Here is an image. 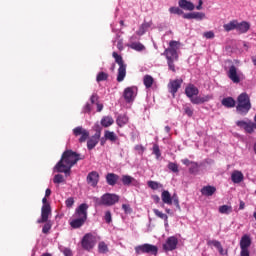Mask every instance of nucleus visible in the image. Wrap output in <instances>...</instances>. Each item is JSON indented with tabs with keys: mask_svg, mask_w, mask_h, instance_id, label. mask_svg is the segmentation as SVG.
Here are the masks:
<instances>
[{
	"mask_svg": "<svg viewBox=\"0 0 256 256\" xmlns=\"http://www.w3.org/2000/svg\"><path fill=\"white\" fill-rule=\"evenodd\" d=\"M85 156L73 151L66 150L62 153L60 161L55 165L54 169L57 173H65L66 177L71 175V168L77 165L79 161H83Z\"/></svg>",
	"mask_w": 256,
	"mask_h": 256,
	"instance_id": "1",
	"label": "nucleus"
},
{
	"mask_svg": "<svg viewBox=\"0 0 256 256\" xmlns=\"http://www.w3.org/2000/svg\"><path fill=\"white\" fill-rule=\"evenodd\" d=\"M89 209V205L87 203H82L75 210L74 219L70 222V227L72 229H81L87 221V210Z\"/></svg>",
	"mask_w": 256,
	"mask_h": 256,
	"instance_id": "2",
	"label": "nucleus"
},
{
	"mask_svg": "<svg viewBox=\"0 0 256 256\" xmlns=\"http://www.w3.org/2000/svg\"><path fill=\"white\" fill-rule=\"evenodd\" d=\"M179 42L172 40L169 43V48L164 51L166 55L169 70L175 73V61H179V54H177V46Z\"/></svg>",
	"mask_w": 256,
	"mask_h": 256,
	"instance_id": "3",
	"label": "nucleus"
},
{
	"mask_svg": "<svg viewBox=\"0 0 256 256\" xmlns=\"http://www.w3.org/2000/svg\"><path fill=\"white\" fill-rule=\"evenodd\" d=\"M236 111L239 115H247L251 111V98L246 92L241 93L237 97Z\"/></svg>",
	"mask_w": 256,
	"mask_h": 256,
	"instance_id": "4",
	"label": "nucleus"
},
{
	"mask_svg": "<svg viewBox=\"0 0 256 256\" xmlns=\"http://www.w3.org/2000/svg\"><path fill=\"white\" fill-rule=\"evenodd\" d=\"M93 201L96 207H101V205L112 207L115 203H119V195L106 193L102 195L101 198L94 197Z\"/></svg>",
	"mask_w": 256,
	"mask_h": 256,
	"instance_id": "5",
	"label": "nucleus"
},
{
	"mask_svg": "<svg viewBox=\"0 0 256 256\" xmlns=\"http://www.w3.org/2000/svg\"><path fill=\"white\" fill-rule=\"evenodd\" d=\"M112 57L115 59V63L119 66L116 81H118V83H123L125 77H127V64H125L123 56L119 55L117 52H113Z\"/></svg>",
	"mask_w": 256,
	"mask_h": 256,
	"instance_id": "6",
	"label": "nucleus"
},
{
	"mask_svg": "<svg viewBox=\"0 0 256 256\" xmlns=\"http://www.w3.org/2000/svg\"><path fill=\"white\" fill-rule=\"evenodd\" d=\"M136 255H157L159 253V248L153 244H142L135 246L134 248Z\"/></svg>",
	"mask_w": 256,
	"mask_h": 256,
	"instance_id": "7",
	"label": "nucleus"
},
{
	"mask_svg": "<svg viewBox=\"0 0 256 256\" xmlns=\"http://www.w3.org/2000/svg\"><path fill=\"white\" fill-rule=\"evenodd\" d=\"M251 236L249 234H244L240 240V256H251L249 252V247H251Z\"/></svg>",
	"mask_w": 256,
	"mask_h": 256,
	"instance_id": "8",
	"label": "nucleus"
},
{
	"mask_svg": "<svg viewBox=\"0 0 256 256\" xmlns=\"http://www.w3.org/2000/svg\"><path fill=\"white\" fill-rule=\"evenodd\" d=\"M137 91H139L137 86H130L124 89L123 97L126 103H133V101H135V97H137Z\"/></svg>",
	"mask_w": 256,
	"mask_h": 256,
	"instance_id": "9",
	"label": "nucleus"
},
{
	"mask_svg": "<svg viewBox=\"0 0 256 256\" xmlns=\"http://www.w3.org/2000/svg\"><path fill=\"white\" fill-rule=\"evenodd\" d=\"M81 246L85 251H91V249L95 247V236L91 233L84 235L81 241Z\"/></svg>",
	"mask_w": 256,
	"mask_h": 256,
	"instance_id": "10",
	"label": "nucleus"
},
{
	"mask_svg": "<svg viewBox=\"0 0 256 256\" xmlns=\"http://www.w3.org/2000/svg\"><path fill=\"white\" fill-rule=\"evenodd\" d=\"M228 79L232 81V83H241V72H238L236 65H231L227 72Z\"/></svg>",
	"mask_w": 256,
	"mask_h": 256,
	"instance_id": "11",
	"label": "nucleus"
},
{
	"mask_svg": "<svg viewBox=\"0 0 256 256\" xmlns=\"http://www.w3.org/2000/svg\"><path fill=\"white\" fill-rule=\"evenodd\" d=\"M74 137H80L79 143H85L89 139V132L87 129L83 128L82 126H78L74 128L73 130Z\"/></svg>",
	"mask_w": 256,
	"mask_h": 256,
	"instance_id": "12",
	"label": "nucleus"
},
{
	"mask_svg": "<svg viewBox=\"0 0 256 256\" xmlns=\"http://www.w3.org/2000/svg\"><path fill=\"white\" fill-rule=\"evenodd\" d=\"M181 85H183V79H181V78L169 81L167 87H168L169 93H171L173 98H175L177 91H179V89H181Z\"/></svg>",
	"mask_w": 256,
	"mask_h": 256,
	"instance_id": "13",
	"label": "nucleus"
},
{
	"mask_svg": "<svg viewBox=\"0 0 256 256\" xmlns=\"http://www.w3.org/2000/svg\"><path fill=\"white\" fill-rule=\"evenodd\" d=\"M179 244V240L175 236L168 237L166 243L163 244L164 251H175L177 249V245Z\"/></svg>",
	"mask_w": 256,
	"mask_h": 256,
	"instance_id": "14",
	"label": "nucleus"
},
{
	"mask_svg": "<svg viewBox=\"0 0 256 256\" xmlns=\"http://www.w3.org/2000/svg\"><path fill=\"white\" fill-rule=\"evenodd\" d=\"M49 215H51V205H43L41 208V219H38L37 223H47L49 221Z\"/></svg>",
	"mask_w": 256,
	"mask_h": 256,
	"instance_id": "15",
	"label": "nucleus"
},
{
	"mask_svg": "<svg viewBox=\"0 0 256 256\" xmlns=\"http://www.w3.org/2000/svg\"><path fill=\"white\" fill-rule=\"evenodd\" d=\"M185 95L188 97V99H190V101L192 102V99H195V97H197V95H199V88H197L195 85L193 84H189L188 86H186L185 88Z\"/></svg>",
	"mask_w": 256,
	"mask_h": 256,
	"instance_id": "16",
	"label": "nucleus"
},
{
	"mask_svg": "<svg viewBox=\"0 0 256 256\" xmlns=\"http://www.w3.org/2000/svg\"><path fill=\"white\" fill-rule=\"evenodd\" d=\"M99 139H101V131H97L91 138L87 141V149L89 151L95 149L97 144L99 143Z\"/></svg>",
	"mask_w": 256,
	"mask_h": 256,
	"instance_id": "17",
	"label": "nucleus"
},
{
	"mask_svg": "<svg viewBox=\"0 0 256 256\" xmlns=\"http://www.w3.org/2000/svg\"><path fill=\"white\" fill-rule=\"evenodd\" d=\"M86 181L88 185H91V187H97V184L99 183V172L92 171L87 175Z\"/></svg>",
	"mask_w": 256,
	"mask_h": 256,
	"instance_id": "18",
	"label": "nucleus"
},
{
	"mask_svg": "<svg viewBox=\"0 0 256 256\" xmlns=\"http://www.w3.org/2000/svg\"><path fill=\"white\" fill-rule=\"evenodd\" d=\"M213 99V94H207L204 96H196L192 98L193 105H203V103H209Z\"/></svg>",
	"mask_w": 256,
	"mask_h": 256,
	"instance_id": "19",
	"label": "nucleus"
},
{
	"mask_svg": "<svg viewBox=\"0 0 256 256\" xmlns=\"http://www.w3.org/2000/svg\"><path fill=\"white\" fill-rule=\"evenodd\" d=\"M121 181L123 185H125L126 187H129V185H133L134 187H139L140 185L138 180L130 175H123L121 178Z\"/></svg>",
	"mask_w": 256,
	"mask_h": 256,
	"instance_id": "20",
	"label": "nucleus"
},
{
	"mask_svg": "<svg viewBox=\"0 0 256 256\" xmlns=\"http://www.w3.org/2000/svg\"><path fill=\"white\" fill-rule=\"evenodd\" d=\"M178 5L184 11H193L195 9V4L188 0H179Z\"/></svg>",
	"mask_w": 256,
	"mask_h": 256,
	"instance_id": "21",
	"label": "nucleus"
},
{
	"mask_svg": "<svg viewBox=\"0 0 256 256\" xmlns=\"http://www.w3.org/2000/svg\"><path fill=\"white\" fill-rule=\"evenodd\" d=\"M249 29H251V25L248 22L246 21H243L241 23H239L238 21L236 22V31H238V33H247Z\"/></svg>",
	"mask_w": 256,
	"mask_h": 256,
	"instance_id": "22",
	"label": "nucleus"
},
{
	"mask_svg": "<svg viewBox=\"0 0 256 256\" xmlns=\"http://www.w3.org/2000/svg\"><path fill=\"white\" fill-rule=\"evenodd\" d=\"M117 181H119V175L115 173H108L106 175V183H108V185H111L113 187L117 185Z\"/></svg>",
	"mask_w": 256,
	"mask_h": 256,
	"instance_id": "23",
	"label": "nucleus"
},
{
	"mask_svg": "<svg viewBox=\"0 0 256 256\" xmlns=\"http://www.w3.org/2000/svg\"><path fill=\"white\" fill-rule=\"evenodd\" d=\"M161 199L166 205H173V197H171V193H169V191L164 190L161 194Z\"/></svg>",
	"mask_w": 256,
	"mask_h": 256,
	"instance_id": "24",
	"label": "nucleus"
},
{
	"mask_svg": "<svg viewBox=\"0 0 256 256\" xmlns=\"http://www.w3.org/2000/svg\"><path fill=\"white\" fill-rule=\"evenodd\" d=\"M244 176H243V172L239 171V170H235L232 172L231 174V180L234 183H241V181H243Z\"/></svg>",
	"mask_w": 256,
	"mask_h": 256,
	"instance_id": "25",
	"label": "nucleus"
},
{
	"mask_svg": "<svg viewBox=\"0 0 256 256\" xmlns=\"http://www.w3.org/2000/svg\"><path fill=\"white\" fill-rule=\"evenodd\" d=\"M215 191H217V188L214 186H204L201 189L202 195H205L206 197H211L214 195Z\"/></svg>",
	"mask_w": 256,
	"mask_h": 256,
	"instance_id": "26",
	"label": "nucleus"
},
{
	"mask_svg": "<svg viewBox=\"0 0 256 256\" xmlns=\"http://www.w3.org/2000/svg\"><path fill=\"white\" fill-rule=\"evenodd\" d=\"M235 99L233 97H226L222 100V105L224 107H227V109H232V107H235Z\"/></svg>",
	"mask_w": 256,
	"mask_h": 256,
	"instance_id": "27",
	"label": "nucleus"
},
{
	"mask_svg": "<svg viewBox=\"0 0 256 256\" xmlns=\"http://www.w3.org/2000/svg\"><path fill=\"white\" fill-rule=\"evenodd\" d=\"M153 83H155V79L151 75H145L143 78V84L145 85L146 89H151L153 87Z\"/></svg>",
	"mask_w": 256,
	"mask_h": 256,
	"instance_id": "28",
	"label": "nucleus"
},
{
	"mask_svg": "<svg viewBox=\"0 0 256 256\" xmlns=\"http://www.w3.org/2000/svg\"><path fill=\"white\" fill-rule=\"evenodd\" d=\"M223 29L229 33V31H235L237 29V20H232L227 24L223 25Z\"/></svg>",
	"mask_w": 256,
	"mask_h": 256,
	"instance_id": "29",
	"label": "nucleus"
},
{
	"mask_svg": "<svg viewBox=\"0 0 256 256\" xmlns=\"http://www.w3.org/2000/svg\"><path fill=\"white\" fill-rule=\"evenodd\" d=\"M113 123H115V120H113V117H111V116H104L101 119L102 127H111V125H113Z\"/></svg>",
	"mask_w": 256,
	"mask_h": 256,
	"instance_id": "30",
	"label": "nucleus"
},
{
	"mask_svg": "<svg viewBox=\"0 0 256 256\" xmlns=\"http://www.w3.org/2000/svg\"><path fill=\"white\" fill-rule=\"evenodd\" d=\"M218 211L222 215H229L230 213H233V207L229 205H222L219 207Z\"/></svg>",
	"mask_w": 256,
	"mask_h": 256,
	"instance_id": "31",
	"label": "nucleus"
},
{
	"mask_svg": "<svg viewBox=\"0 0 256 256\" xmlns=\"http://www.w3.org/2000/svg\"><path fill=\"white\" fill-rule=\"evenodd\" d=\"M153 213L156 215V217H159V219H163L166 225L169 223V216H167V214L159 211V209H153Z\"/></svg>",
	"mask_w": 256,
	"mask_h": 256,
	"instance_id": "32",
	"label": "nucleus"
},
{
	"mask_svg": "<svg viewBox=\"0 0 256 256\" xmlns=\"http://www.w3.org/2000/svg\"><path fill=\"white\" fill-rule=\"evenodd\" d=\"M116 123L120 127H125V125H127V123H129V118H127V116H125V115H120V116H118Z\"/></svg>",
	"mask_w": 256,
	"mask_h": 256,
	"instance_id": "33",
	"label": "nucleus"
},
{
	"mask_svg": "<svg viewBox=\"0 0 256 256\" xmlns=\"http://www.w3.org/2000/svg\"><path fill=\"white\" fill-rule=\"evenodd\" d=\"M210 245H213V247H215L220 255H225V250L223 249V245H221V242H219L218 240H212L210 242Z\"/></svg>",
	"mask_w": 256,
	"mask_h": 256,
	"instance_id": "34",
	"label": "nucleus"
},
{
	"mask_svg": "<svg viewBox=\"0 0 256 256\" xmlns=\"http://www.w3.org/2000/svg\"><path fill=\"white\" fill-rule=\"evenodd\" d=\"M149 27H151V22H144L138 32H137V35H145V33H147V29H149Z\"/></svg>",
	"mask_w": 256,
	"mask_h": 256,
	"instance_id": "35",
	"label": "nucleus"
},
{
	"mask_svg": "<svg viewBox=\"0 0 256 256\" xmlns=\"http://www.w3.org/2000/svg\"><path fill=\"white\" fill-rule=\"evenodd\" d=\"M130 49H134V51H145V45H143L141 42H133L130 45Z\"/></svg>",
	"mask_w": 256,
	"mask_h": 256,
	"instance_id": "36",
	"label": "nucleus"
},
{
	"mask_svg": "<svg viewBox=\"0 0 256 256\" xmlns=\"http://www.w3.org/2000/svg\"><path fill=\"white\" fill-rule=\"evenodd\" d=\"M98 252L105 254V253H109V246H107V244L105 242H99L98 244Z\"/></svg>",
	"mask_w": 256,
	"mask_h": 256,
	"instance_id": "37",
	"label": "nucleus"
},
{
	"mask_svg": "<svg viewBox=\"0 0 256 256\" xmlns=\"http://www.w3.org/2000/svg\"><path fill=\"white\" fill-rule=\"evenodd\" d=\"M104 137L108 141H117V134H115V132H111L109 130L105 131Z\"/></svg>",
	"mask_w": 256,
	"mask_h": 256,
	"instance_id": "38",
	"label": "nucleus"
},
{
	"mask_svg": "<svg viewBox=\"0 0 256 256\" xmlns=\"http://www.w3.org/2000/svg\"><path fill=\"white\" fill-rule=\"evenodd\" d=\"M109 79V74L105 72H99L96 76L97 83H101V81H107Z\"/></svg>",
	"mask_w": 256,
	"mask_h": 256,
	"instance_id": "39",
	"label": "nucleus"
},
{
	"mask_svg": "<svg viewBox=\"0 0 256 256\" xmlns=\"http://www.w3.org/2000/svg\"><path fill=\"white\" fill-rule=\"evenodd\" d=\"M52 227H53V224L51 223V221L47 220V222H45L42 228V233H44V235H47L49 231H51Z\"/></svg>",
	"mask_w": 256,
	"mask_h": 256,
	"instance_id": "40",
	"label": "nucleus"
},
{
	"mask_svg": "<svg viewBox=\"0 0 256 256\" xmlns=\"http://www.w3.org/2000/svg\"><path fill=\"white\" fill-rule=\"evenodd\" d=\"M190 165L189 173H191V175H195V173L199 171V164H197V162H192Z\"/></svg>",
	"mask_w": 256,
	"mask_h": 256,
	"instance_id": "41",
	"label": "nucleus"
},
{
	"mask_svg": "<svg viewBox=\"0 0 256 256\" xmlns=\"http://www.w3.org/2000/svg\"><path fill=\"white\" fill-rule=\"evenodd\" d=\"M169 13H171L172 15H183L184 12L179 7H170Z\"/></svg>",
	"mask_w": 256,
	"mask_h": 256,
	"instance_id": "42",
	"label": "nucleus"
},
{
	"mask_svg": "<svg viewBox=\"0 0 256 256\" xmlns=\"http://www.w3.org/2000/svg\"><path fill=\"white\" fill-rule=\"evenodd\" d=\"M168 169L172 171V173H179V165L176 163L170 162L168 164Z\"/></svg>",
	"mask_w": 256,
	"mask_h": 256,
	"instance_id": "43",
	"label": "nucleus"
},
{
	"mask_svg": "<svg viewBox=\"0 0 256 256\" xmlns=\"http://www.w3.org/2000/svg\"><path fill=\"white\" fill-rule=\"evenodd\" d=\"M148 187H150V189H153V191H157V189H159V183L155 182V181H148L147 183Z\"/></svg>",
	"mask_w": 256,
	"mask_h": 256,
	"instance_id": "44",
	"label": "nucleus"
},
{
	"mask_svg": "<svg viewBox=\"0 0 256 256\" xmlns=\"http://www.w3.org/2000/svg\"><path fill=\"white\" fill-rule=\"evenodd\" d=\"M65 205L68 209H71V207H73V205H75V198H73V197L67 198L65 201Z\"/></svg>",
	"mask_w": 256,
	"mask_h": 256,
	"instance_id": "45",
	"label": "nucleus"
},
{
	"mask_svg": "<svg viewBox=\"0 0 256 256\" xmlns=\"http://www.w3.org/2000/svg\"><path fill=\"white\" fill-rule=\"evenodd\" d=\"M153 154L156 155V158L159 159L161 157V150L159 149V145H153Z\"/></svg>",
	"mask_w": 256,
	"mask_h": 256,
	"instance_id": "46",
	"label": "nucleus"
},
{
	"mask_svg": "<svg viewBox=\"0 0 256 256\" xmlns=\"http://www.w3.org/2000/svg\"><path fill=\"white\" fill-rule=\"evenodd\" d=\"M172 202L174 203L175 207L181 211V206L179 205V197H177V194H174L172 196Z\"/></svg>",
	"mask_w": 256,
	"mask_h": 256,
	"instance_id": "47",
	"label": "nucleus"
},
{
	"mask_svg": "<svg viewBox=\"0 0 256 256\" xmlns=\"http://www.w3.org/2000/svg\"><path fill=\"white\" fill-rule=\"evenodd\" d=\"M65 181V178L61 174H57L54 176L53 182L54 183H63Z\"/></svg>",
	"mask_w": 256,
	"mask_h": 256,
	"instance_id": "48",
	"label": "nucleus"
},
{
	"mask_svg": "<svg viewBox=\"0 0 256 256\" xmlns=\"http://www.w3.org/2000/svg\"><path fill=\"white\" fill-rule=\"evenodd\" d=\"M184 113L188 117H193V108H191V106H185L184 107Z\"/></svg>",
	"mask_w": 256,
	"mask_h": 256,
	"instance_id": "49",
	"label": "nucleus"
},
{
	"mask_svg": "<svg viewBox=\"0 0 256 256\" xmlns=\"http://www.w3.org/2000/svg\"><path fill=\"white\" fill-rule=\"evenodd\" d=\"M90 101L92 105H95V103H99V95L97 93H93L90 97Z\"/></svg>",
	"mask_w": 256,
	"mask_h": 256,
	"instance_id": "50",
	"label": "nucleus"
},
{
	"mask_svg": "<svg viewBox=\"0 0 256 256\" xmlns=\"http://www.w3.org/2000/svg\"><path fill=\"white\" fill-rule=\"evenodd\" d=\"M194 19H199V21L205 19V13H203V12H194Z\"/></svg>",
	"mask_w": 256,
	"mask_h": 256,
	"instance_id": "51",
	"label": "nucleus"
},
{
	"mask_svg": "<svg viewBox=\"0 0 256 256\" xmlns=\"http://www.w3.org/2000/svg\"><path fill=\"white\" fill-rule=\"evenodd\" d=\"M105 222L106 223H111L113 221L112 216H111V211H106L105 216H104Z\"/></svg>",
	"mask_w": 256,
	"mask_h": 256,
	"instance_id": "52",
	"label": "nucleus"
},
{
	"mask_svg": "<svg viewBox=\"0 0 256 256\" xmlns=\"http://www.w3.org/2000/svg\"><path fill=\"white\" fill-rule=\"evenodd\" d=\"M203 37H205V39H214L215 33L213 31L204 32Z\"/></svg>",
	"mask_w": 256,
	"mask_h": 256,
	"instance_id": "53",
	"label": "nucleus"
},
{
	"mask_svg": "<svg viewBox=\"0 0 256 256\" xmlns=\"http://www.w3.org/2000/svg\"><path fill=\"white\" fill-rule=\"evenodd\" d=\"M122 209L125 213H132L133 209H131V206L128 204H123Z\"/></svg>",
	"mask_w": 256,
	"mask_h": 256,
	"instance_id": "54",
	"label": "nucleus"
},
{
	"mask_svg": "<svg viewBox=\"0 0 256 256\" xmlns=\"http://www.w3.org/2000/svg\"><path fill=\"white\" fill-rule=\"evenodd\" d=\"M183 19H195L194 12L183 13Z\"/></svg>",
	"mask_w": 256,
	"mask_h": 256,
	"instance_id": "55",
	"label": "nucleus"
},
{
	"mask_svg": "<svg viewBox=\"0 0 256 256\" xmlns=\"http://www.w3.org/2000/svg\"><path fill=\"white\" fill-rule=\"evenodd\" d=\"M63 254H64L65 256H73V251H71V249H69V248H65V249L63 250Z\"/></svg>",
	"mask_w": 256,
	"mask_h": 256,
	"instance_id": "56",
	"label": "nucleus"
},
{
	"mask_svg": "<svg viewBox=\"0 0 256 256\" xmlns=\"http://www.w3.org/2000/svg\"><path fill=\"white\" fill-rule=\"evenodd\" d=\"M91 111H92L91 104L87 103V104L84 106V113H91Z\"/></svg>",
	"mask_w": 256,
	"mask_h": 256,
	"instance_id": "57",
	"label": "nucleus"
},
{
	"mask_svg": "<svg viewBox=\"0 0 256 256\" xmlns=\"http://www.w3.org/2000/svg\"><path fill=\"white\" fill-rule=\"evenodd\" d=\"M96 107H97V112L98 113H101L103 111V104L97 102Z\"/></svg>",
	"mask_w": 256,
	"mask_h": 256,
	"instance_id": "58",
	"label": "nucleus"
},
{
	"mask_svg": "<svg viewBox=\"0 0 256 256\" xmlns=\"http://www.w3.org/2000/svg\"><path fill=\"white\" fill-rule=\"evenodd\" d=\"M183 165H186L187 167H189V165H191L193 162H191L189 159L185 158L182 160Z\"/></svg>",
	"mask_w": 256,
	"mask_h": 256,
	"instance_id": "59",
	"label": "nucleus"
},
{
	"mask_svg": "<svg viewBox=\"0 0 256 256\" xmlns=\"http://www.w3.org/2000/svg\"><path fill=\"white\" fill-rule=\"evenodd\" d=\"M135 150L136 151H141V153H143L145 151V147H143L142 145H136Z\"/></svg>",
	"mask_w": 256,
	"mask_h": 256,
	"instance_id": "60",
	"label": "nucleus"
},
{
	"mask_svg": "<svg viewBox=\"0 0 256 256\" xmlns=\"http://www.w3.org/2000/svg\"><path fill=\"white\" fill-rule=\"evenodd\" d=\"M45 197H51V189H49V188L46 189Z\"/></svg>",
	"mask_w": 256,
	"mask_h": 256,
	"instance_id": "61",
	"label": "nucleus"
},
{
	"mask_svg": "<svg viewBox=\"0 0 256 256\" xmlns=\"http://www.w3.org/2000/svg\"><path fill=\"white\" fill-rule=\"evenodd\" d=\"M239 209H240V210L245 209V202L240 201Z\"/></svg>",
	"mask_w": 256,
	"mask_h": 256,
	"instance_id": "62",
	"label": "nucleus"
},
{
	"mask_svg": "<svg viewBox=\"0 0 256 256\" xmlns=\"http://www.w3.org/2000/svg\"><path fill=\"white\" fill-rule=\"evenodd\" d=\"M42 203H43V205H51L47 202V197L46 196L42 199Z\"/></svg>",
	"mask_w": 256,
	"mask_h": 256,
	"instance_id": "63",
	"label": "nucleus"
},
{
	"mask_svg": "<svg viewBox=\"0 0 256 256\" xmlns=\"http://www.w3.org/2000/svg\"><path fill=\"white\" fill-rule=\"evenodd\" d=\"M252 63L253 65H256V57H252Z\"/></svg>",
	"mask_w": 256,
	"mask_h": 256,
	"instance_id": "64",
	"label": "nucleus"
}]
</instances>
